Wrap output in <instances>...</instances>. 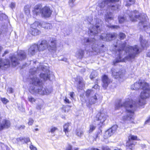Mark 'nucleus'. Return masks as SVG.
Listing matches in <instances>:
<instances>
[{
	"label": "nucleus",
	"mask_w": 150,
	"mask_h": 150,
	"mask_svg": "<svg viewBox=\"0 0 150 150\" xmlns=\"http://www.w3.org/2000/svg\"><path fill=\"white\" fill-rule=\"evenodd\" d=\"M140 88L142 89V91L140 95L141 99L137 103L139 105L142 106L145 104L144 100L150 97V89L149 84L144 81H139V83H135L131 87L132 90H137Z\"/></svg>",
	"instance_id": "obj_1"
},
{
	"label": "nucleus",
	"mask_w": 150,
	"mask_h": 150,
	"mask_svg": "<svg viewBox=\"0 0 150 150\" xmlns=\"http://www.w3.org/2000/svg\"><path fill=\"white\" fill-rule=\"evenodd\" d=\"M122 107H124L125 109L126 119L128 120L133 119L134 118V112L136 108L135 102L132 99L127 98L123 103L120 102L116 104L115 108L116 109H118ZM125 119L126 118L124 119Z\"/></svg>",
	"instance_id": "obj_2"
},
{
	"label": "nucleus",
	"mask_w": 150,
	"mask_h": 150,
	"mask_svg": "<svg viewBox=\"0 0 150 150\" xmlns=\"http://www.w3.org/2000/svg\"><path fill=\"white\" fill-rule=\"evenodd\" d=\"M120 0H105L101 2L99 4V6L101 8V10H103L106 4H108V8L106 9L107 11V14L105 15V21L107 22L109 21V20H111L113 19L112 14L111 13L109 12L110 10L113 11H117L119 8L120 7L119 5H114L111 4L114 2L118 1Z\"/></svg>",
	"instance_id": "obj_3"
},
{
	"label": "nucleus",
	"mask_w": 150,
	"mask_h": 150,
	"mask_svg": "<svg viewBox=\"0 0 150 150\" xmlns=\"http://www.w3.org/2000/svg\"><path fill=\"white\" fill-rule=\"evenodd\" d=\"M40 69H42V70H44V68L41 64L39 67H37L38 71ZM36 68H35L33 69H31L30 71V73L32 75H34L35 76H30V82L33 85L35 86H40L42 85V81L43 80H46L49 78V76L48 74H44L41 73L40 75V79L38 77H36V74L37 73V72L35 71Z\"/></svg>",
	"instance_id": "obj_4"
},
{
	"label": "nucleus",
	"mask_w": 150,
	"mask_h": 150,
	"mask_svg": "<svg viewBox=\"0 0 150 150\" xmlns=\"http://www.w3.org/2000/svg\"><path fill=\"white\" fill-rule=\"evenodd\" d=\"M121 49H119L118 52H119V59H117L116 62L114 63L115 64L116 63L121 62H125L126 60H131L136 56V55L139 53V50L137 47V46L135 45L134 47H126L125 50L128 56L126 57L125 59H121V52H122L123 51H121Z\"/></svg>",
	"instance_id": "obj_5"
},
{
	"label": "nucleus",
	"mask_w": 150,
	"mask_h": 150,
	"mask_svg": "<svg viewBox=\"0 0 150 150\" xmlns=\"http://www.w3.org/2000/svg\"><path fill=\"white\" fill-rule=\"evenodd\" d=\"M130 20L132 21L135 22L140 20V22L139 23L140 26H143L144 28L145 29L146 26H148L149 25L146 19V15L145 14H140L137 11H134L131 13L129 15Z\"/></svg>",
	"instance_id": "obj_6"
},
{
	"label": "nucleus",
	"mask_w": 150,
	"mask_h": 150,
	"mask_svg": "<svg viewBox=\"0 0 150 150\" xmlns=\"http://www.w3.org/2000/svg\"><path fill=\"white\" fill-rule=\"evenodd\" d=\"M47 41L43 40L39 45L34 44L32 45L28 50V54L30 55H33L38 51H43L47 48Z\"/></svg>",
	"instance_id": "obj_7"
},
{
	"label": "nucleus",
	"mask_w": 150,
	"mask_h": 150,
	"mask_svg": "<svg viewBox=\"0 0 150 150\" xmlns=\"http://www.w3.org/2000/svg\"><path fill=\"white\" fill-rule=\"evenodd\" d=\"M33 12L34 14L36 15L41 13L42 16L45 18L50 17L52 13V11L49 7L46 6L41 9L40 7L39 6H35Z\"/></svg>",
	"instance_id": "obj_8"
},
{
	"label": "nucleus",
	"mask_w": 150,
	"mask_h": 150,
	"mask_svg": "<svg viewBox=\"0 0 150 150\" xmlns=\"http://www.w3.org/2000/svg\"><path fill=\"white\" fill-rule=\"evenodd\" d=\"M92 24L90 23L91 25L89 29L90 35H91L96 34L100 31L99 28L100 24L101 23L100 20L99 19L94 20Z\"/></svg>",
	"instance_id": "obj_9"
},
{
	"label": "nucleus",
	"mask_w": 150,
	"mask_h": 150,
	"mask_svg": "<svg viewBox=\"0 0 150 150\" xmlns=\"http://www.w3.org/2000/svg\"><path fill=\"white\" fill-rule=\"evenodd\" d=\"M39 86V88H38L37 90H35V87L34 88L33 87H30L29 89L30 92L33 93H38L40 94L43 95L48 94L52 91V89L51 88L47 89L44 88L42 86V85Z\"/></svg>",
	"instance_id": "obj_10"
},
{
	"label": "nucleus",
	"mask_w": 150,
	"mask_h": 150,
	"mask_svg": "<svg viewBox=\"0 0 150 150\" xmlns=\"http://www.w3.org/2000/svg\"><path fill=\"white\" fill-rule=\"evenodd\" d=\"M17 58L14 56H13L11 58V63L12 65L15 66L19 63L18 59L20 60L24 59L26 57L24 51H20L18 52Z\"/></svg>",
	"instance_id": "obj_11"
},
{
	"label": "nucleus",
	"mask_w": 150,
	"mask_h": 150,
	"mask_svg": "<svg viewBox=\"0 0 150 150\" xmlns=\"http://www.w3.org/2000/svg\"><path fill=\"white\" fill-rule=\"evenodd\" d=\"M138 140L137 139V136H134L132 135H130L128 137V141L126 143V147H127V150H128L129 149L132 150L134 147L135 144L134 142L132 140Z\"/></svg>",
	"instance_id": "obj_12"
},
{
	"label": "nucleus",
	"mask_w": 150,
	"mask_h": 150,
	"mask_svg": "<svg viewBox=\"0 0 150 150\" xmlns=\"http://www.w3.org/2000/svg\"><path fill=\"white\" fill-rule=\"evenodd\" d=\"M41 27V23L38 21H36L31 25V34L32 35H36L39 34L40 31L37 29V28Z\"/></svg>",
	"instance_id": "obj_13"
},
{
	"label": "nucleus",
	"mask_w": 150,
	"mask_h": 150,
	"mask_svg": "<svg viewBox=\"0 0 150 150\" xmlns=\"http://www.w3.org/2000/svg\"><path fill=\"white\" fill-rule=\"evenodd\" d=\"M47 47L48 50L50 52H55L57 49V41L55 39H50L47 43Z\"/></svg>",
	"instance_id": "obj_14"
},
{
	"label": "nucleus",
	"mask_w": 150,
	"mask_h": 150,
	"mask_svg": "<svg viewBox=\"0 0 150 150\" xmlns=\"http://www.w3.org/2000/svg\"><path fill=\"white\" fill-rule=\"evenodd\" d=\"M117 128V126L115 125L106 131L104 135V138L107 139L110 137L115 132Z\"/></svg>",
	"instance_id": "obj_15"
},
{
	"label": "nucleus",
	"mask_w": 150,
	"mask_h": 150,
	"mask_svg": "<svg viewBox=\"0 0 150 150\" xmlns=\"http://www.w3.org/2000/svg\"><path fill=\"white\" fill-rule=\"evenodd\" d=\"M117 128V126L115 125L106 131L104 135V138L107 139L110 137L115 132Z\"/></svg>",
	"instance_id": "obj_16"
},
{
	"label": "nucleus",
	"mask_w": 150,
	"mask_h": 150,
	"mask_svg": "<svg viewBox=\"0 0 150 150\" xmlns=\"http://www.w3.org/2000/svg\"><path fill=\"white\" fill-rule=\"evenodd\" d=\"M117 128V126L115 125L106 131L104 135V138L107 139L110 137L115 132Z\"/></svg>",
	"instance_id": "obj_17"
},
{
	"label": "nucleus",
	"mask_w": 150,
	"mask_h": 150,
	"mask_svg": "<svg viewBox=\"0 0 150 150\" xmlns=\"http://www.w3.org/2000/svg\"><path fill=\"white\" fill-rule=\"evenodd\" d=\"M115 33L108 34H103L100 36V38L104 41H109L115 37Z\"/></svg>",
	"instance_id": "obj_18"
},
{
	"label": "nucleus",
	"mask_w": 150,
	"mask_h": 150,
	"mask_svg": "<svg viewBox=\"0 0 150 150\" xmlns=\"http://www.w3.org/2000/svg\"><path fill=\"white\" fill-rule=\"evenodd\" d=\"M84 42H86L87 43H89V44H92V50L91 51V52H93V51H95L96 52H97V47L98 46L96 45V44H95V40L93 39H92L91 40H90L88 39H87L86 38L84 40ZM86 45H88V44H87Z\"/></svg>",
	"instance_id": "obj_19"
},
{
	"label": "nucleus",
	"mask_w": 150,
	"mask_h": 150,
	"mask_svg": "<svg viewBox=\"0 0 150 150\" xmlns=\"http://www.w3.org/2000/svg\"><path fill=\"white\" fill-rule=\"evenodd\" d=\"M107 116L105 113H98L96 117V120L99 121L100 122L103 124L106 120Z\"/></svg>",
	"instance_id": "obj_20"
},
{
	"label": "nucleus",
	"mask_w": 150,
	"mask_h": 150,
	"mask_svg": "<svg viewBox=\"0 0 150 150\" xmlns=\"http://www.w3.org/2000/svg\"><path fill=\"white\" fill-rule=\"evenodd\" d=\"M112 74L113 76H114L115 78H120L121 79L123 78L124 76L123 74L121 72H118L117 70H116L115 69H112Z\"/></svg>",
	"instance_id": "obj_21"
},
{
	"label": "nucleus",
	"mask_w": 150,
	"mask_h": 150,
	"mask_svg": "<svg viewBox=\"0 0 150 150\" xmlns=\"http://www.w3.org/2000/svg\"><path fill=\"white\" fill-rule=\"evenodd\" d=\"M103 86L105 88H106L109 84L110 82V81L108 79V76L104 75L103 77Z\"/></svg>",
	"instance_id": "obj_22"
},
{
	"label": "nucleus",
	"mask_w": 150,
	"mask_h": 150,
	"mask_svg": "<svg viewBox=\"0 0 150 150\" xmlns=\"http://www.w3.org/2000/svg\"><path fill=\"white\" fill-rule=\"evenodd\" d=\"M75 81L76 83L78 84V87L79 88L83 87L85 85L84 83L82 78L78 77L76 79H75Z\"/></svg>",
	"instance_id": "obj_23"
},
{
	"label": "nucleus",
	"mask_w": 150,
	"mask_h": 150,
	"mask_svg": "<svg viewBox=\"0 0 150 150\" xmlns=\"http://www.w3.org/2000/svg\"><path fill=\"white\" fill-rule=\"evenodd\" d=\"M10 64V62L7 59L2 60L0 58V68L4 69V66H8Z\"/></svg>",
	"instance_id": "obj_24"
},
{
	"label": "nucleus",
	"mask_w": 150,
	"mask_h": 150,
	"mask_svg": "<svg viewBox=\"0 0 150 150\" xmlns=\"http://www.w3.org/2000/svg\"><path fill=\"white\" fill-rule=\"evenodd\" d=\"M41 27H43L45 29H50L52 28V26L51 24L44 22L41 23Z\"/></svg>",
	"instance_id": "obj_25"
},
{
	"label": "nucleus",
	"mask_w": 150,
	"mask_h": 150,
	"mask_svg": "<svg viewBox=\"0 0 150 150\" xmlns=\"http://www.w3.org/2000/svg\"><path fill=\"white\" fill-rule=\"evenodd\" d=\"M84 54V51L81 49L79 50L76 53L75 56L77 58L81 59Z\"/></svg>",
	"instance_id": "obj_26"
},
{
	"label": "nucleus",
	"mask_w": 150,
	"mask_h": 150,
	"mask_svg": "<svg viewBox=\"0 0 150 150\" xmlns=\"http://www.w3.org/2000/svg\"><path fill=\"white\" fill-rule=\"evenodd\" d=\"M70 126V124L69 123L65 124L63 126V131L65 132V134L69 131V127Z\"/></svg>",
	"instance_id": "obj_27"
},
{
	"label": "nucleus",
	"mask_w": 150,
	"mask_h": 150,
	"mask_svg": "<svg viewBox=\"0 0 150 150\" xmlns=\"http://www.w3.org/2000/svg\"><path fill=\"white\" fill-rule=\"evenodd\" d=\"M140 43L142 47H144L146 46V44L147 43V41L143 39V37L140 36Z\"/></svg>",
	"instance_id": "obj_28"
},
{
	"label": "nucleus",
	"mask_w": 150,
	"mask_h": 150,
	"mask_svg": "<svg viewBox=\"0 0 150 150\" xmlns=\"http://www.w3.org/2000/svg\"><path fill=\"white\" fill-rule=\"evenodd\" d=\"M30 6H26L24 7V12L28 16H29L30 15Z\"/></svg>",
	"instance_id": "obj_29"
},
{
	"label": "nucleus",
	"mask_w": 150,
	"mask_h": 150,
	"mask_svg": "<svg viewBox=\"0 0 150 150\" xmlns=\"http://www.w3.org/2000/svg\"><path fill=\"white\" fill-rule=\"evenodd\" d=\"M83 131L79 129H76V134L79 137H81L83 135Z\"/></svg>",
	"instance_id": "obj_30"
},
{
	"label": "nucleus",
	"mask_w": 150,
	"mask_h": 150,
	"mask_svg": "<svg viewBox=\"0 0 150 150\" xmlns=\"http://www.w3.org/2000/svg\"><path fill=\"white\" fill-rule=\"evenodd\" d=\"M135 2V0H127L125 2V5L127 6H129L134 4Z\"/></svg>",
	"instance_id": "obj_31"
},
{
	"label": "nucleus",
	"mask_w": 150,
	"mask_h": 150,
	"mask_svg": "<svg viewBox=\"0 0 150 150\" xmlns=\"http://www.w3.org/2000/svg\"><path fill=\"white\" fill-rule=\"evenodd\" d=\"M118 18L119 23H123L126 21V18H125V17H124L123 16H118Z\"/></svg>",
	"instance_id": "obj_32"
},
{
	"label": "nucleus",
	"mask_w": 150,
	"mask_h": 150,
	"mask_svg": "<svg viewBox=\"0 0 150 150\" xmlns=\"http://www.w3.org/2000/svg\"><path fill=\"white\" fill-rule=\"evenodd\" d=\"M79 148L78 147L72 148L70 145H68L66 149V150H78Z\"/></svg>",
	"instance_id": "obj_33"
},
{
	"label": "nucleus",
	"mask_w": 150,
	"mask_h": 150,
	"mask_svg": "<svg viewBox=\"0 0 150 150\" xmlns=\"http://www.w3.org/2000/svg\"><path fill=\"white\" fill-rule=\"evenodd\" d=\"M97 99V98L96 95H95L93 97H92L91 98V101H90V103L93 104L96 103V101Z\"/></svg>",
	"instance_id": "obj_34"
},
{
	"label": "nucleus",
	"mask_w": 150,
	"mask_h": 150,
	"mask_svg": "<svg viewBox=\"0 0 150 150\" xmlns=\"http://www.w3.org/2000/svg\"><path fill=\"white\" fill-rule=\"evenodd\" d=\"M96 127L93 125H90L89 127V129L88 132L89 133H91L95 129Z\"/></svg>",
	"instance_id": "obj_35"
},
{
	"label": "nucleus",
	"mask_w": 150,
	"mask_h": 150,
	"mask_svg": "<svg viewBox=\"0 0 150 150\" xmlns=\"http://www.w3.org/2000/svg\"><path fill=\"white\" fill-rule=\"evenodd\" d=\"M57 130V127H51L49 132L52 133H53Z\"/></svg>",
	"instance_id": "obj_36"
},
{
	"label": "nucleus",
	"mask_w": 150,
	"mask_h": 150,
	"mask_svg": "<svg viewBox=\"0 0 150 150\" xmlns=\"http://www.w3.org/2000/svg\"><path fill=\"white\" fill-rule=\"evenodd\" d=\"M20 140L21 141L22 140H24L25 142L26 143L30 141V139L29 138H20Z\"/></svg>",
	"instance_id": "obj_37"
},
{
	"label": "nucleus",
	"mask_w": 150,
	"mask_h": 150,
	"mask_svg": "<svg viewBox=\"0 0 150 150\" xmlns=\"http://www.w3.org/2000/svg\"><path fill=\"white\" fill-rule=\"evenodd\" d=\"M28 99L29 101L31 103L35 102V100L33 97L30 96L28 97Z\"/></svg>",
	"instance_id": "obj_38"
},
{
	"label": "nucleus",
	"mask_w": 150,
	"mask_h": 150,
	"mask_svg": "<svg viewBox=\"0 0 150 150\" xmlns=\"http://www.w3.org/2000/svg\"><path fill=\"white\" fill-rule=\"evenodd\" d=\"M1 100L2 102L4 104H6L8 102V100L5 98H1Z\"/></svg>",
	"instance_id": "obj_39"
},
{
	"label": "nucleus",
	"mask_w": 150,
	"mask_h": 150,
	"mask_svg": "<svg viewBox=\"0 0 150 150\" xmlns=\"http://www.w3.org/2000/svg\"><path fill=\"white\" fill-rule=\"evenodd\" d=\"M119 36L120 37V39L121 40L125 38V34L122 33H120L119 35Z\"/></svg>",
	"instance_id": "obj_40"
},
{
	"label": "nucleus",
	"mask_w": 150,
	"mask_h": 150,
	"mask_svg": "<svg viewBox=\"0 0 150 150\" xmlns=\"http://www.w3.org/2000/svg\"><path fill=\"white\" fill-rule=\"evenodd\" d=\"M28 124L29 125H32L34 122V121L33 120L32 118H29L28 120Z\"/></svg>",
	"instance_id": "obj_41"
},
{
	"label": "nucleus",
	"mask_w": 150,
	"mask_h": 150,
	"mask_svg": "<svg viewBox=\"0 0 150 150\" xmlns=\"http://www.w3.org/2000/svg\"><path fill=\"white\" fill-rule=\"evenodd\" d=\"M96 74V73L94 71L92 72L90 75V78L91 79H92L95 77V74Z\"/></svg>",
	"instance_id": "obj_42"
},
{
	"label": "nucleus",
	"mask_w": 150,
	"mask_h": 150,
	"mask_svg": "<svg viewBox=\"0 0 150 150\" xmlns=\"http://www.w3.org/2000/svg\"><path fill=\"white\" fill-rule=\"evenodd\" d=\"M30 148L31 150H37L36 148L34 147L32 145H31L30 146Z\"/></svg>",
	"instance_id": "obj_43"
},
{
	"label": "nucleus",
	"mask_w": 150,
	"mask_h": 150,
	"mask_svg": "<svg viewBox=\"0 0 150 150\" xmlns=\"http://www.w3.org/2000/svg\"><path fill=\"white\" fill-rule=\"evenodd\" d=\"M92 93V91L90 90H88L86 92V95L88 96H89L91 93Z\"/></svg>",
	"instance_id": "obj_44"
},
{
	"label": "nucleus",
	"mask_w": 150,
	"mask_h": 150,
	"mask_svg": "<svg viewBox=\"0 0 150 150\" xmlns=\"http://www.w3.org/2000/svg\"><path fill=\"white\" fill-rule=\"evenodd\" d=\"M64 102L66 103H70V102L69 101V100L66 97H65L64 100Z\"/></svg>",
	"instance_id": "obj_45"
},
{
	"label": "nucleus",
	"mask_w": 150,
	"mask_h": 150,
	"mask_svg": "<svg viewBox=\"0 0 150 150\" xmlns=\"http://www.w3.org/2000/svg\"><path fill=\"white\" fill-rule=\"evenodd\" d=\"M15 3L13 2L11 3L10 5V7L12 8H13L15 7Z\"/></svg>",
	"instance_id": "obj_46"
},
{
	"label": "nucleus",
	"mask_w": 150,
	"mask_h": 150,
	"mask_svg": "<svg viewBox=\"0 0 150 150\" xmlns=\"http://www.w3.org/2000/svg\"><path fill=\"white\" fill-rule=\"evenodd\" d=\"M13 89L11 88H8L7 90V91L9 93H11L13 92Z\"/></svg>",
	"instance_id": "obj_47"
},
{
	"label": "nucleus",
	"mask_w": 150,
	"mask_h": 150,
	"mask_svg": "<svg viewBox=\"0 0 150 150\" xmlns=\"http://www.w3.org/2000/svg\"><path fill=\"white\" fill-rule=\"evenodd\" d=\"M102 149L103 150H110L107 146H103L102 147Z\"/></svg>",
	"instance_id": "obj_48"
},
{
	"label": "nucleus",
	"mask_w": 150,
	"mask_h": 150,
	"mask_svg": "<svg viewBox=\"0 0 150 150\" xmlns=\"http://www.w3.org/2000/svg\"><path fill=\"white\" fill-rule=\"evenodd\" d=\"M74 93L73 92H71L70 93V96L71 98V99L74 98Z\"/></svg>",
	"instance_id": "obj_49"
},
{
	"label": "nucleus",
	"mask_w": 150,
	"mask_h": 150,
	"mask_svg": "<svg viewBox=\"0 0 150 150\" xmlns=\"http://www.w3.org/2000/svg\"><path fill=\"white\" fill-rule=\"evenodd\" d=\"M150 122V116L147 119L145 122V124H147Z\"/></svg>",
	"instance_id": "obj_50"
},
{
	"label": "nucleus",
	"mask_w": 150,
	"mask_h": 150,
	"mask_svg": "<svg viewBox=\"0 0 150 150\" xmlns=\"http://www.w3.org/2000/svg\"><path fill=\"white\" fill-rule=\"evenodd\" d=\"M112 28H113L117 29L119 28V27L117 25H112Z\"/></svg>",
	"instance_id": "obj_51"
},
{
	"label": "nucleus",
	"mask_w": 150,
	"mask_h": 150,
	"mask_svg": "<svg viewBox=\"0 0 150 150\" xmlns=\"http://www.w3.org/2000/svg\"><path fill=\"white\" fill-rule=\"evenodd\" d=\"M93 88H94L95 89H98L99 88V86L98 85L96 84L94 86Z\"/></svg>",
	"instance_id": "obj_52"
},
{
	"label": "nucleus",
	"mask_w": 150,
	"mask_h": 150,
	"mask_svg": "<svg viewBox=\"0 0 150 150\" xmlns=\"http://www.w3.org/2000/svg\"><path fill=\"white\" fill-rule=\"evenodd\" d=\"M126 46L125 44V43H123V44L121 46V50H123L124 49V47Z\"/></svg>",
	"instance_id": "obj_53"
},
{
	"label": "nucleus",
	"mask_w": 150,
	"mask_h": 150,
	"mask_svg": "<svg viewBox=\"0 0 150 150\" xmlns=\"http://www.w3.org/2000/svg\"><path fill=\"white\" fill-rule=\"evenodd\" d=\"M25 126L24 125H22L21 126L19 127V129H23L25 128Z\"/></svg>",
	"instance_id": "obj_54"
},
{
	"label": "nucleus",
	"mask_w": 150,
	"mask_h": 150,
	"mask_svg": "<svg viewBox=\"0 0 150 150\" xmlns=\"http://www.w3.org/2000/svg\"><path fill=\"white\" fill-rule=\"evenodd\" d=\"M147 55L148 57H150V51L147 53Z\"/></svg>",
	"instance_id": "obj_55"
},
{
	"label": "nucleus",
	"mask_w": 150,
	"mask_h": 150,
	"mask_svg": "<svg viewBox=\"0 0 150 150\" xmlns=\"http://www.w3.org/2000/svg\"><path fill=\"white\" fill-rule=\"evenodd\" d=\"M8 53V51H7V50H6V51L5 52H4V53L5 54H7Z\"/></svg>",
	"instance_id": "obj_56"
},
{
	"label": "nucleus",
	"mask_w": 150,
	"mask_h": 150,
	"mask_svg": "<svg viewBox=\"0 0 150 150\" xmlns=\"http://www.w3.org/2000/svg\"><path fill=\"white\" fill-rule=\"evenodd\" d=\"M35 130L36 131H38V128H36L35 129Z\"/></svg>",
	"instance_id": "obj_57"
},
{
	"label": "nucleus",
	"mask_w": 150,
	"mask_h": 150,
	"mask_svg": "<svg viewBox=\"0 0 150 150\" xmlns=\"http://www.w3.org/2000/svg\"><path fill=\"white\" fill-rule=\"evenodd\" d=\"M114 150H121L119 149H114Z\"/></svg>",
	"instance_id": "obj_58"
},
{
	"label": "nucleus",
	"mask_w": 150,
	"mask_h": 150,
	"mask_svg": "<svg viewBox=\"0 0 150 150\" xmlns=\"http://www.w3.org/2000/svg\"><path fill=\"white\" fill-rule=\"evenodd\" d=\"M36 63H37V64H39V63H38V62H37Z\"/></svg>",
	"instance_id": "obj_59"
},
{
	"label": "nucleus",
	"mask_w": 150,
	"mask_h": 150,
	"mask_svg": "<svg viewBox=\"0 0 150 150\" xmlns=\"http://www.w3.org/2000/svg\"><path fill=\"white\" fill-rule=\"evenodd\" d=\"M131 150V149H129L128 150ZM132 150H133V149H132Z\"/></svg>",
	"instance_id": "obj_60"
},
{
	"label": "nucleus",
	"mask_w": 150,
	"mask_h": 150,
	"mask_svg": "<svg viewBox=\"0 0 150 150\" xmlns=\"http://www.w3.org/2000/svg\"><path fill=\"white\" fill-rule=\"evenodd\" d=\"M73 0H72L71 2H73Z\"/></svg>",
	"instance_id": "obj_61"
},
{
	"label": "nucleus",
	"mask_w": 150,
	"mask_h": 150,
	"mask_svg": "<svg viewBox=\"0 0 150 150\" xmlns=\"http://www.w3.org/2000/svg\"><path fill=\"white\" fill-rule=\"evenodd\" d=\"M35 32H36V31H35Z\"/></svg>",
	"instance_id": "obj_62"
},
{
	"label": "nucleus",
	"mask_w": 150,
	"mask_h": 150,
	"mask_svg": "<svg viewBox=\"0 0 150 150\" xmlns=\"http://www.w3.org/2000/svg\"><path fill=\"white\" fill-rule=\"evenodd\" d=\"M149 28H150V25H149Z\"/></svg>",
	"instance_id": "obj_63"
}]
</instances>
